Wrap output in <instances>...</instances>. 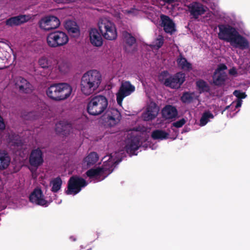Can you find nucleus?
Wrapping results in <instances>:
<instances>
[{
    "instance_id": "obj_1",
    "label": "nucleus",
    "mask_w": 250,
    "mask_h": 250,
    "mask_svg": "<svg viewBox=\"0 0 250 250\" xmlns=\"http://www.w3.org/2000/svg\"><path fill=\"white\" fill-rule=\"evenodd\" d=\"M218 28V36L220 40L234 44L236 47L242 50L249 47L248 40L241 35L235 27L229 24H219Z\"/></svg>"
},
{
    "instance_id": "obj_50",
    "label": "nucleus",
    "mask_w": 250,
    "mask_h": 250,
    "mask_svg": "<svg viewBox=\"0 0 250 250\" xmlns=\"http://www.w3.org/2000/svg\"><path fill=\"white\" fill-rule=\"evenodd\" d=\"M128 141H129V140ZM130 141H139V140L138 138H136V137H135V138H134L133 139H131L130 140Z\"/></svg>"
},
{
    "instance_id": "obj_40",
    "label": "nucleus",
    "mask_w": 250,
    "mask_h": 250,
    "mask_svg": "<svg viewBox=\"0 0 250 250\" xmlns=\"http://www.w3.org/2000/svg\"><path fill=\"white\" fill-rule=\"evenodd\" d=\"M23 118L25 120H34L38 118V114L35 111L28 112L26 114H23Z\"/></svg>"
},
{
    "instance_id": "obj_44",
    "label": "nucleus",
    "mask_w": 250,
    "mask_h": 250,
    "mask_svg": "<svg viewBox=\"0 0 250 250\" xmlns=\"http://www.w3.org/2000/svg\"><path fill=\"white\" fill-rule=\"evenodd\" d=\"M229 73L230 75L236 76L237 75V71L236 69L233 67L229 70Z\"/></svg>"
},
{
    "instance_id": "obj_39",
    "label": "nucleus",
    "mask_w": 250,
    "mask_h": 250,
    "mask_svg": "<svg viewBox=\"0 0 250 250\" xmlns=\"http://www.w3.org/2000/svg\"><path fill=\"white\" fill-rule=\"evenodd\" d=\"M164 42V39L163 37L161 35H159L158 38L153 42L152 46L154 49H159L163 46Z\"/></svg>"
},
{
    "instance_id": "obj_6",
    "label": "nucleus",
    "mask_w": 250,
    "mask_h": 250,
    "mask_svg": "<svg viewBox=\"0 0 250 250\" xmlns=\"http://www.w3.org/2000/svg\"><path fill=\"white\" fill-rule=\"evenodd\" d=\"M126 156L125 150L120 149L109 155L108 160L104 162L103 165L100 167L104 174L100 180H103L109 174L111 173L116 166L122 161L124 157Z\"/></svg>"
},
{
    "instance_id": "obj_45",
    "label": "nucleus",
    "mask_w": 250,
    "mask_h": 250,
    "mask_svg": "<svg viewBox=\"0 0 250 250\" xmlns=\"http://www.w3.org/2000/svg\"><path fill=\"white\" fill-rule=\"evenodd\" d=\"M5 127L2 117L0 115V129L3 130Z\"/></svg>"
},
{
    "instance_id": "obj_23",
    "label": "nucleus",
    "mask_w": 250,
    "mask_h": 250,
    "mask_svg": "<svg viewBox=\"0 0 250 250\" xmlns=\"http://www.w3.org/2000/svg\"><path fill=\"white\" fill-rule=\"evenodd\" d=\"M64 27L71 36L74 37L79 36V27L75 21L72 20L66 21L64 24Z\"/></svg>"
},
{
    "instance_id": "obj_8",
    "label": "nucleus",
    "mask_w": 250,
    "mask_h": 250,
    "mask_svg": "<svg viewBox=\"0 0 250 250\" xmlns=\"http://www.w3.org/2000/svg\"><path fill=\"white\" fill-rule=\"evenodd\" d=\"M47 43L51 47H58L66 44L69 38L67 34L61 31H56L49 33L46 38Z\"/></svg>"
},
{
    "instance_id": "obj_51",
    "label": "nucleus",
    "mask_w": 250,
    "mask_h": 250,
    "mask_svg": "<svg viewBox=\"0 0 250 250\" xmlns=\"http://www.w3.org/2000/svg\"><path fill=\"white\" fill-rule=\"evenodd\" d=\"M23 146H24V145H23ZM22 148H23V147H22L21 148V150H19L18 151H22V152H23V150H22Z\"/></svg>"
},
{
    "instance_id": "obj_49",
    "label": "nucleus",
    "mask_w": 250,
    "mask_h": 250,
    "mask_svg": "<svg viewBox=\"0 0 250 250\" xmlns=\"http://www.w3.org/2000/svg\"><path fill=\"white\" fill-rule=\"evenodd\" d=\"M70 239H71L73 241H75L76 240L74 236H73L70 237Z\"/></svg>"
},
{
    "instance_id": "obj_29",
    "label": "nucleus",
    "mask_w": 250,
    "mask_h": 250,
    "mask_svg": "<svg viewBox=\"0 0 250 250\" xmlns=\"http://www.w3.org/2000/svg\"><path fill=\"white\" fill-rule=\"evenodd\" d=\"M86 175L90 179L95 178L97 181H101L100 180L103 177L104 174L102 168L100 167H96V168H91L86 172Z\"/></svg>"
},
{
    "instance_id": "obj_32",
    "label": "nucleus",
    "mask_w": 250,
    "mask_h": 250,
    "mask_svg": "<svg viewBox=\"0 0 250 250\" xmlns=\"http://www.w3.org/2000/svg\"><path fill=\"white\" fill-rule=\"evenodd\" d=\"M168 134L166 131L160 130H154L151 133V137L154 140H164L167 139Z\"/></svg>"
},
{
    "instance_id": "obj_41",
    "label": "nucleus",
    "mask_w": 250,
    "mask_h": 250,
    "mask_svg": "<svg viewBox=\"0 0 250 250\" xmlns=\"http://www.w3.org/2000/svg\"><path fill=\"white\" fill-rule=\"evenodd\" d=\"M234 96L238 98V100H241L246 97L247 95L245 92H241L239 90H235L233 92Z\"/></svg>"
},
{
    "instance_id": "obj_24",
    "label": "nucleus",
    "mask_w": 250,
    "mask_h": 250,
    "mask_svg": "<svg viewBox=\"0 0 250 250\" xmlns=\"http://www.w3.org/2000/svg\"><path fill=\"white\" fill-rule=\"evenodd\" d=\"M27 16L21 15L11 17L6 20L5 23L9 26H18L27 21Z\"/></svg>"
},
{
    "instance_id": "obj_17",
    "label": "nucleus",
    "mask_w": 250,
    "mask_h": 250,
    "mask_svg": "<svg viewBox=\"0 0 250 250\" xmlns=\"http://www.w3.org/2000/svg\"><path fill=\"white\" fill-rule=\"evenodd\" d=\"M16 87L21 93H30L33 90L31 84L25 79L22 77H18L15 79Z\"/></svg>"
},
{
    "instance_id": "obj_43",
    "label": "nucleus",
    "mask_w": 250,
    "mask_h": 250,
    "mask_svg": "<svg viewBox=\"0 0 250 250\" xmlns=\"http://www.w3.org/2000/svg\"><path fill=\"white\" fill-rule=\"evenodd\" d=\"M186 123V120L184 118L181 119L173 123V125L177 128L182 127Z\"/></svg>"
},
{
    "instance_id": "obj_33",
    "label": "nucleus",
    "mask_w": 250,
    "mask_h": 250,
    "mask_svg": "<svg viewBox=\"0 0 250 250\" xmlns=\"http://www.w3.org/2000/svg\"><path fill=\"white\" fill-rule=\"evenodd\" d=\"M50 184L52 186L51 191L53 192L57 193L61 188L62 180L61 177L58 176L52 179L50 182Z\"/></svg>"
},
{
    "instance_id": "obj_4",
    "label": "nucleus",
    "mask_w": 250,
    "mask_h": 250,
    "mask_svg": "<svg viewBox=\"0 0 250 250\" xmlns=\"http://www.w3.org/2000/svg\"><path fill=\"white\" fill-rule=\"evenodd\" d=\"M108 103L105 96L98 95L91 97L87 103L86 110L89 114L98 116L107 108Z\"/></svg>"
},
{
    "instance_id": "obj_31",
    "label": "nucleus",
    "mask_w": 250,
    "mask_h": 250,
    "mask_svg": "<svg viewBox=\"0 0 250 250\" xmlns=\"http://www.w3.org/2000/svg\"><path fill=\"white\" fill-rule=\"evenodd\" d=\"M178 66L183 70L189 71L192 69V64L180 54L176 60Z\"/></svg>"
},
{
    "instance_id": "obj_12",
    "label": "nucleus",
    "mask_w": 250,
    "mask_h": 250,
    "mask_svg": "<svg viewBox=\"0 0 250 250\" xmlns=\"http://www.w3.org/2000/svg\"><path fill=\"white\" fill-rule=\"evenodd\" d=\"M135 86L131 84L130 82H123L116 94V100L118 104L121 105L124 98L130 95L135 91Z\"/></svg>"
},
{
    "instance_id": "obj_21",
    "label": "nucleus",
    "mask_w": 250,
    "mask_h": 250,
    "mask_svg": "<svg viewBox=\"0 0 250 250\" xmlns=\"http://www.w3.org/2000/svg\"><path fill=\"white\" fill-rule=\"evenodd\" d=\"M89 39L91 43L96 47H100L103 45V41L102 35L96 28H92L89 33Z\"/></svg>"
},
{
    "instance_id": "obj_47",
    "label": "nucleus",
    "mask_w": 250,
    "mask_h": 250,
    "mask_svg": "<svg viewBox=\"0 0 250 250\" xmlns=\"http://www.w3.org/2000/svg\"><path fill=\"white\" fill-rule=\"evenodd\" d=\"M161 0L165 3H168V4H171V3H174L177 1V0Z\"/></svg>"
},
{
    "instance_id": "obj_35",
    "label": "nucleus",
    "mask_w": 250,
    "mask_h": 250,
    "mask_svg": "<svg viewBox=\"0 0 250 250\" xmlns=\"http://www.w3.org/2000/svg\"><path fill=\"white\" fill-rule=\"evenodd\" d=\"M57 67H58L59 71L62 74H65L67 73L70 68L69 63L63 60H60L57 62Z\"/></svg>"
},
{
    "instance_id": "obj_15",
    "label": "nucleus",
    "mask_w": 250,
    "mask_h": 250,
    "mask_svg": "<svg viewBox=\"0 0 250 250\" xmlns=\"http://www.w3.org/2000/svg\"><path fill=\"white\" fill-rule=\"evenodd\" d=\"M29 201L37 205L47 207L48 203L44 198L42 190L40 188H35L29 195Z\"/></svg>"
},
{
    "instance_id": "obj_3",
    "label": "nucleus",
    "mask_w": 250,
    "mask_h": 250,
    "mask_svg": "<svg viewBox=\"0 0 250 250\" xmlns=\"http://www.w3.org/2000/svg\"><path fill=\"white\" fill-rule=\"evenodd\" d=\"M72 91V87L67 83H55L47 88L46 93L50 99L55 101H61L68 98Z\"/></svg>"
},
{
    "instance_id": "obj_25",
    "label": "nucleus",
    "mask_w": 250,
    "mask_h": 250,
    "mask_svg": "<svg viewBox=\"0 0 250 250\" xmlns=\"http://www.w3.org/2000/svg\"><path fill=\"white\" fill-rule=\"evenodd\" d=\"M162 116L167 119H170L177 116L178 112L175 107L171 105H166L162 111Z\"/></svg>"
},
{
    "instance_id": "obj_5",
    "label": "nucleus",
    "mask_w": 250,
    "mask_h": 250,
    "mask_svg": "<svg viewBox=\"0 0 250 250\" xmlns=\"http://www.w3.org/2000/svg\"><path fill=\"white\" fill-rule=\"evenodd\" d=\"M158 79L166 87L178 89L185 81V74L182 72H178L174 75H169L168 72L165 70L160 74Z\"/></svg>"
},
{
    "instance_id": "obj_2",
    "label": "nucleus",
    "mask_w": 250,
    "mask_h": 250,
    "mask_svg": "<svg viewBox=\"0 0 250 250\" xmlns=\"http://www.w3.org/2000/svg\"><path fill=\"white\" fill-rule=\"evenodd\" d=\"M101 81V75L97 70L86 72L81 78L80 87L82 92L87 96L91 94L99 87Z\"/></svg>"
},
{
    "instance_id": "obj_16",
    "label": "nucleus",
    "mask_w": 250,
    "mask_h": 250,
    "mask_svg": "<svg viewBox=\"0 0 250 250\" xmlns=\"http://www.w3.org/2000/svg\"><path fill=\"white\" fill-rule=\"evenodd\" d=\"M29 161L31 166L36 167H39L43 164V153L39 148L34 149L31 151Z\"/></svg>"
},
{
    "instance_id": "obj_7",
    "label": "nucleus",
    "mask_w": 250,
    "mask_h": 250,
    "mask_svg": "<svg viewBox=\"0 0 250 250\" xmlns=\"http://www.w3.org/2000/svg\"><path fill=\"white\" fill-rule=\"evenodd\" d=\"M98 28L102 36L106 40L116 39L117 32L115 24L106 18H101L98 22Z\"/></svg>"
},
{
    "instance_id": "obj_22",
    "label": "nucleus",
    "mask_w": 250,
    "mask_h": 250,
    "mask_svg": "<svg viewBox=\"0 0 250 250\" xmlns=\"http://www.w3.org/2000/svg\"><path fill=\"white\" fill-rule=\"evenodd\" d=\"M158 113V109L155 104H151L146 109V111L142 115L144 120L148 121L154 119Z\"/></svg>"
},
{
    "instance_id": "obj_46",
    "label": "nucleus",
    "mask_w": 250,
    "mask_h": 250,
    "mask_svg": "<svg viewBox=\"0 0 250 250\" xmlns=\"http://www.w3.org/2000/svg\"><path fill=\"white\" fill-rule=\"evenodd\" d=\"M56 2L58 3H69L70 2L73 1L74 0H54Z\"/></svg>"
},
{
    "instance_id": "obj_48",
    "label": "nucleus",
    "mask_w": 250,
    "mask_h": 250,
    "mask_svg": "<svg viewBox=\"0 0 250 250\" xmlns=\"http://www.w3.org/2000/svg\"><path fill=\"white\" fill-rule=\"evenodd\" d=\"M9 141H21V140L19 139V138H18V136H16L13 139H10Z\"/></svg>"
},
{
    "instance_id": "obj_11",
    "label": "nucleus",
    "mask_w": 250,
    "mask_h": 250,
    "mask_svg": "<svg viewBox=\"0 0 250 250\" xmlns=\"http://www.w3.org/2000/svg\"><path fill=\"white\" fill-rule=\"evenodd\" d=\"M121 114L115 108L108 109L105 114L102 116V120L104 125L109 127L114 126L120 121Z\"/></svg>"
},
{
    "instance_id": "obj_36",
    "label": "nucleus",
    "mask_w": 250,
    "mask_h": 250,
    "mask_svg": "<svg viewBox=\"0 0 250 250\" xmlns=\"http://www.w3.org/2000/svg\"><path fill=\"white\" fill-rule=\"evenodd\" d=\"M194 95V92H184L181 97L180 100L183 103L190 104L193 102Z\"/></svg>"
},
{
    "instance_id": "obj_9",
    "label": "nucleus",
    "mask_w": 250,
    "mask_h": 250,
    "mask_svg": "<svg viewBox=\"0 0 250 250\" xmlns=\"http://www.w3.org/2000/svg\"><path fill=\"white\" fill-rule=\"evenodd\" d=\"M87 185V182L83 178L78 176H72L68 180L67 189L65 193L67 195H75L78 193L82 188Z\"/></svg>"
},
{
    "instance_id": "obj_26",
    "label": "nucleus",
    "mask_w": 250,
    "mask_h": 250,
    "mask_svg": "<svg viewBox=\"0 0 250 250\" xmlns=\"http://www.w3.org/2000/svg\"><path fill=\"white\" fill-rule=\"evenodd\" d=\"M11 159L7 152L4 150H0V170H4L8 167Z\"/></svg>"
},
{
    "instance_id": "obj_37",
    "label": "nucleus",
    "mask_w": 250,
    "mask_h": 250,
    "mask_svg": "<svg viewBox=\"0 0 250 250\" xmlns=\"http://www.w3.org/2000/svg\"><path fill=\"white\" fill-rule=\"evenodd\" d=\"M213 115L209 111L204 112L200 119V125H205L209 121V119H213Z\"/></svg>"
},
{
    "instance_id": "obj_34",
    "label": "nucleus",
    "mask_w": 250,
    "mask_h": 250,
    "mask_svg": "<svg viewBox=\"0 0 250 250\" xmlns=\"http://www.w3.org/2000/svg\"><path fill=\"white\" fill-rule=\"evenodd\" d=\"M196 85L200 93L205 92H208L210 87L206 82L203 80H199L196 82Z\"/></svg>"
},
{
    "instance_id": "obj_13",
    "label": "nucleus",
    "mask_w": 250,
    "mask_h": 250,
    "mask_svg": "<svg viewBox=\"0 0 250 250\" xmlns=\"http://www.w3.org/2000/svg\"><path fill=\"white\" fill-rule=\"evenodd\" d=\"M60 25L59 19L54 16H48L42 18L40 21L41 28L49 31L58 28Z\"/></svg>"
},
{
    "instance_id": "obj_30",
    "label": "nucleus",
    "mask_w": 250,
    "mask_h": 250,
    "mask_svg": "<svg viewBox=\"0 0 250 250\" xmlns=\"http://www.w3.org/2000/svg\"><path fill=\"white\" fill-rule=\"evenodd\" d=\"M122 34L125 43V51L127 52H130V50L128 49V47H131L135 44L136 40L134 36L127 31H124Z\"/></svg>"
},
{
    "instance_id": "obj_20",
    "label": "nucleus",
    "mask_w": 250,
    "mask_h": 250,
    "mask_svg": "<svg viewBox=\"0 0 250 250\" xmlns=\"http://www.w3.org/2000/svg\"><path fill=\"white\" fill-rule=\"evenodd\" d=\"M161 25L164 27V31L167 33L172 34L175 31V23L170 18L166 15H161Z\"/></svg>"
},
{
    "instance_id": "obj_10",
    "label": "nucleus",
    "mask_w": 250,
    "mask_h": 250,
    "mask_svg": "<svg viewBox=\"0 0 250 250\" xmlns=\"http://www.w3.org/2000/svg\"><path fill=\"white\" fill-rule=\"evenodd\" d=\"M227 69V66L224 63H220L215 70L212 78L211 83L214 85L220 87L225 84L227 79V74L224 71Z\"/></svg>"
},
{
    "instance_id": "obj_14",
    "label": "nucleus",
    "mask_w": 250,
    "mask_h": 250,
    "mask_svg": "<svg viewBox=\"0 0 250 250\" xmlns=\"http://www.w3.org/2000/svg\"><path fill=\"white\" fill-rule=\"evenodd\" d=\"M187 7L190 15L194 19H197L206 12L207 7L199 2L193 1L187 5Z\"/></svg>"
},
{
    "instance_id": "obj_18",
    "label": "nucleus",
    "mask_w": 250,
    "mask_h": 250,
    "mask_svg": "<svg viewBox=\"0 0 250 250\" xmlns=\"http://www.w3.org/2000/svg\"><path fill=\"white\" fill-rule=\"evenodd\" d=\"M72 129V125L65 121H61L56 124L55 130L59 135L67 136Z\"/></svg>"
},
{
    "instance_id": "obj_28",
    "label": "nucleus",
    "mask_w": 250,
    "mask_h": 250,
    "mask_svg": "<svg viewBox=\"0 0 250 250\" xmlns=\"http://www.w3.org/2000/svg\"><path fill=\"white\" fill-rule=\"evenodd\" d=\"M99 160V156L95 152H91L83 160V165L89 167L95 165Z\"/></svg>"
},
{
    "instance_id": "obj_38",
    "label": "nucleus",
    "mask_w": 250,
    "mask_h": 250,
    "mask_svg": "<svg viewBox=\"0 0 250 250\" xmlns=\"http://www.w3.org/2000/svg\"><path fill=\"white\" fill-rule=\"evenodd\" d=\"M8 145L12 147L11 149H13V151L17 153L19 150H21L23 145V142H8Z\"/></svg>"
},
{
    "instance_id": "obj_19",
    "label": "nucleus",
    "mask_w": 250,
    "mask_h": 250,
    "mask_svg": "<svg viewBox=\"0 0 250 250\" xmlns=\"http://www.w3.org/2000/svg\"><path fill=\"white\" fill-rule=\"evenodd\" d=\"M38 63L42 68L50 71L57 67V61L52 57H42L39 60Z\"/></svg>"
},
{
    "instance_id": "obj_27",
    "label": "nucleus",
    "mask_w": 250,
    "mask_h": 250,
    "mask_svg": "<svg viewBox=\"0 0 250 250\" xmlns=\"http://www.w3.org/2000/svg\"><path fill=\"white\" fill-rule=\"evenodd\" d=\"M143 142H128V143L125 146L126 152L129 154L130 156L132 155H137V153L136 151L141 146L142 144L140 143Z\"/></svg>"
},
{
    "instance_id": "obj_42",
    "label": "nucleus",
    "mask_w": 250,
    "mask_h": 250,
    "mask_svg": "<svg viewBox=\"0 0 250 250\" xmlns=\"http://www.w3.org/2000/svg\"><path fill=\"white\" fill-rule=\"evenodd\" d=\"M233 103H232L230 105L227 106L225 108V109H230L231 110H234L236 108H237L238 107H241L242 104V101L241 100H238L237 101L236 104L234 106V108L233 109Z\"/></svg>"
}]
</instances>
